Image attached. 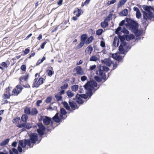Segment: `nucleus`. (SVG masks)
<instances>
[{
	"label": "nucleus",
	"instance_id": "37998d69",
	"mask_svg": "<svg viewBox=\"0 0 154 154\" xmlns=\"http://www.w3.org/2000/svg\"><path fill=\"white\" fill-rule=\"evenodd\" d=\"M103 30L102 29H99L96 31V34L97 35H101L103 32Z\"/></svg>",
	"mask_w": 154,
	"mask_h": 154
},
{
	"label": "nucleus",
	"instance_id": "1a4fd4ad",
	"mask_svg": "<svg viewBox=\"0 0 154 154\" xmlns=\"http://www.w3.org/2000/svg\"><path fill=\"white\" fill-rule=\"evenodd\" d=\"M37 125L38 127L37 130V133L41 136L44 135V132L45 129V127L42 123H37Z\"/></svg>",
	"mask_w": 154,
	"mask_h": 154
},
{
	"label": "nucleus",
	"instance_id": "f257e3e1",
	"mask_svg": "<svg viewBox=\"0 0 154 154\" xmlns=\"http://www.w3.org/2000/svg\"><path fill=\"white\" fill-rule=\"evenodd\" d=\"M142 7L148 13L145 11H143V18L142 19L141 22L143 26H147L148 24L146 22L148 20H150L152 19V20L154 21V14L150 11L152 9V8L150 6L143 5Z\"/></svg>",
	"mask_w": 154,
	"mask_h": 154
},
{
	"label": "nucleus",
	"instance_id": "4be33fe9",
	"mask_svg": "<svg viewBox=\"0 0 154 154\" xmlns=\"http://www.w3.org/2000/svg\"><path fill=\"white\" fill-rule=\"evenodd\" d=\"M87 38V35L86 34H83L81 36V41L82 42L85 43L86 40Z\"/></svg>",
	"mask_w": 154,
	"mask_h": 154
},
{
	"label": "nucleus",
	"instance_id": "bb28decb",
	"mask_svg": "<svg viewBox=\"0 0 154 154\" xmlns=\"http://www.w3.org/2000/svg\"><path fill=\"white\" fill-rule=\"evenodd\" d=\"M20 117L17 116L14 118L12 120L13 123L16 124L18 123L20 121Z\"/></svg>",
	"mask_w": 154,
	"mask_h": 154
},
{
	"label": "nucleus",
	"instance_id": "5fc2aeb1",
	"mask_svg": "<svg viewBox=\"0 0 154 154\" xmlns=\"http://www.w3.org/2000/svg\"><path fill=\"white\" fill-rule=\"evenodd\" d=\"M100 46L103 48L105 47V43L103 41H101L100 44Z\"/></svg>",
	"mask_w": 154,
	"mask_h": 154
},
{
	"label": "nucleus",
	"instance_id": "680f3d73",
	"mask_svg": "<svg viewBox=\"0 0 154 154\" xmlns=\"http://www.w3.org/2000/svg\"><path fill=\"white\" fill-rule=\"evenodd\" d=\"M121 27L120 26H119L116 30V33L117 34L121 30Z\"/></svg>",
	"mask_w": 154,
	"mask_h": 154
},
{
	"label": "nucleus",
	"instance_id": "f8f14e48",
	"mask_svg": "<svg viewBox=\"0 0 154 154\" xmlns=\"http://www.w3.org/2000/svg\"><path fill=\"white\" fill-rule=\"evenodd\" d=\"M75 70L76 73H74L73 75L76 76L77 75H82L85 74L83 70L80 66H77L74 69V71Z\"/></svg>",
	"mask_w": 154,
	"mask_h": 154
},
{
	"label": "nucleus",
	"instance_id": "5701e85b",
	"mask_svg": "<svg viewBox=\"0 0 154 154\" xmlns=\"http://www.w3.org/2000/svg\"><path fill=\"white\" fill-rule=\"evenodd\" d=\"M28 115L25 114L22 115L21 117L22 121L23 122H26L28 119Z\"/></svg>",
	"mask_w": 154,
	"mask_h": 154
},
{
	"label": "nucleus",
	"instance_id": "aec40b11",
	"mask_svg": "<svg viewBox=\"0 0 154 154\" xmlns=\"http://www.w3.org/2000/svg\"><path fill=\"white\" fill-rule=\"evenodd\" d=\"M119 40L116 36L114 37L113 42V45L114 46L117 47L119 46Z\"/></svg>",
	"mask_w": 154,
	"mask_h": 154
},
{
	"label": "nucleus",
	"instance_id": "dca6fc26",
	"mask_svg": "<svg viewBox=\"0 0 154 154\" xmlns=\"http://www.w3.org/2000/svg\"><path fill=\"white\" fill-rule=\"evenodd\" d=\"M69 103L72 109H75L78 108L76 103L72 100H69Z\"/></svg>",
	"mask_w": 154,
	"mask_h": 154
},
{
	"label": "nucleus",
	"instance_id": "7c9ffc66",
	"mask_svg": "<svg viewBox=\"0 0 154 154\" xmlns=\"http://www.w3.org/2000/svg\"><path fill=\"white\" fill-rule=\"evenodd\" d=\"M66 94L68 96L69 98L73 97L74 95V94L69 90H68L66 92Z\"/></svg>",
	"mask_w": 154,
	"mask_h": 154
},
{
	"label": "nucleus",
	"instance_id": "a878e982",
	"mask_svg": "<svg viewBox=\"0 0 154 154\" xmlns=\"http://www.w3.org/2000/svg\"><path fill=\"white\" fill-rule=\"evenodd\" d=\"M9 139L7 138L2 141L0 144V146H4L8 143L9 141Z\"/></svg>",
	"mask_w": 154,
	"mask_h": 154
},
{
	"label": "nucleus",
	"instance_id": "09e8293b",
	"mask_svg": "<svg viewBox=\"0 0 154 154\" xmlns=\"http://www.w3.org/2000/svg\"><path fill=\"white\" fill-rule=\"evenodd\" d=\"M95 80L98 82H100L101 81V78L98 76H95Z\"/></svg>",
	"mask_w": 154,
	"mask_h": 154
},
{
	"label": "nucleus",
	"instance_id": "0e129e2a",
	"mask_svg": "<svg viewBox=\"0 0 154 154\" xmlns=\"http://www.w3.org/2000/svg\"><path fill=\"white\" fill-rule=\"evenodd\" d=\"M126 45V43L125 41L122 42L121 43V45H122V47H125Z\"/></svg>",
	"mask_w": 154,
	"mask_h": 154
},
{
	"label": "nucleus",
	"instance_id": "de8ad7c7",
	"mask_svg": "<svg viewBox=\"0 0 154 154\" xmlns=\"http://www.w3.org/2000/svg\"><path fill=\"white\" fill-rule=\"evenodd\" d=\"M30 51V49H29V47H28L26 48L25 49V50L24 51V54L26 55L28 54Z\"/></svg>",
	"mask_w": 154,
	"mask_h": 154
},
{
	"label": "nucleus",
	"instance_id": "69168bd1",
	"mask_svg": "<svg viewBox=\"0 0 154 154\" xmlns=\"http://www.w3.org/2000/svg\"><path fill=\"white\" fill-rule=\"evenodd\" d=\"M125 22V20H122L119 23V26H122L124 24Z\"/></svg>",
	"mask_w": 154,
	"mask_h": 154
},
{
	"label": "nucleus",
	"instance_id": "4c0bfd02",
	"mask_svg": "<svg viewBox=\"0 0 154 154\" xmlns=\"http://www.w3.org/2000/svg\"><path fill=\"white\" fill-rule=\"evenodd\" d=\"M112 16V14L110 13L108 16L105 18V20L109 21L111 20Z\"/></svg>",
	"mask_w": 154,
	"mask_h": 154
},
{
	"label": "nucleus",
	"instance_id": "49530a36",
	"mask_svg": "<svg viewBox=\"0 0 154 154\" xmlns=\"http://www.w3.org/2000/svg\"><path fill=\"white\" fill-rule=\"evenodd\" d=\"M20 69L22 71H25L26 70V66L25 65H22L20 67Z\"/></svg>",
	"mask_w": 154,
	"mask_h": 154
},
{
	"label": "nucleus",
	"instance_id": "423d86ee",
	"mask_svg": "<svg viewBox=\"0 0 154 154\" xmlns=\"http://www.w3.org/2000/svg\"><path fill=\"white\" fill-rule=\"evenodd\" d=\"M109 70V69L105 66H100L99 68V69L96 72V74L98 75H100L102 79L106 80L105 73L104 71L107 72Z\"/></svg>",
	"mask_w": 154,
	"mask_h": 154
},
{
	"label": "nucleus",
	"instance_id": "4d7b16f0",
	"mask_svg": "<svg viewBox=\"0 0 154 154\" xmlns=\"http://www.w3.org/2000/svg\"><path fill=\"white\" fill-rule=\"evenodd\" d=\"M12 152H14L15 154H18V150L14 148H13L12 149Z\"/></svg>",
	"mask_w": 154,
	"mask_h": 154
},
{
	"label": "nucleus",
	"instance_id": "cd10ccee",
	"mask_svg": "<svg viewBox=\"0 0 154 154\" xmlns=\"http://www.w3.org/2000/svg\"><path fill=\"white\" fill-rule=\"evenodd\" d=\"M79 87L78 85H74L71 86V89L73 91H76L78 90Z\"/></svg>",
	"mask_w": 154,
	"mask_h": 154
},
{
	"label": "nucleus",
	"instance_id": "13d9d810",
	"mask_svg": "<svg viewBox=\"0 0 154 154\" xmlns=\"http://www.w3.org/2000/svg\"><path fill=\"white\" fill-rule=\"evenodd\" d=\"M118 55V54L117 53L115 54H112V57L113 58V59L116 60V59Z\"/></svg>",
	"mask_w": 154,
	"mask_h": 154
},
{
	"label": "nucleus",
	"instance_id": "c756f323",
	"mask_svg": "<svg viewBox=\"0 0 154 154\" xmlns=\"http://www.w3.org/2000/svg\"><path fill=\"white\" fill-rule=\"evenodd\" d=\"M127 1V0H121L118 3V6L120 7L124 5Z\"/></svg>",
	"mask_w": 154,
	"mask_h": 154
},
{
	"label": "nucleus",
	"instance_id": "ddd939ff",
	"mask_svg": "<svg viewBox=\"0 0 154 154\" xmlns=\"http://www.w3.org/2000/svg\"><path fill=\"white\" fill-rule=\"evenodd\" d=\"M19 143L20 145L23 148H25L26 145L29 146L30 148L33 147V146H30L29 141L27 139L25 140L24 142L23 140H20L19 141Z\"/></svg>",
	"mask_w": 154,
	"mask_h": 154
},
{
	"label": "nucleus",
	"instance_id": "a211bd4d",
	"mask_svg": "<svg viewBox=\"0 0 154 154\" xmlns=\"http://www.w3.org/2000/svg\"><path fill=\"white\" fill-rule=\"evenodd\" d=\"M82 10L79 9L78 8H75L73 11V13L75 14L76 12L77 14H75L77 17H79L82 14Z\"/></svg>",
	"mask_w": 154,
	"mask_h": 154
},
{
	"label": "nucleus",
	"instance_id": "2eb2a0df",
	"mask_svg": "<svg viewBox=\"0 0 154 154\" xmlns=\"http://www.w3.org/2000/svg\"><path fill=\"white\" fill-rule=\"evenodd\" d=\"M76 101L79 104H82L84 103V101L82 99V96L79 94H77L76 96Z\"/></svg>",
	"mask_w": 154,
	"mask_h": 154
},
{
	"label": "nucleus",
	"instance_id": "8fccbe9b",
	"mask_svg": "<svg viewBox=\"0 0 154 154\" xmlns=\"http://www.w3.org/2000/svg\"><path fill=\"white\" fill-rule=\"evenodd\" d=\"M0 65L5 68L7 67H8L6 63L5 62H2L1 63Z\"/></svg>",
	"mask_w": 154,
	"mask_h": 154
},
{
	"label": "nucleus",
	"instance_id": "7ed1b4c3",
	"mask_svg": "<svg viewBox=\"0 0 154 154\" xmlns=\"http://www.w3.org/2000/svg\"><path fill=\"white\" fill-rule=\"evenodd\" d=\"M23 88L19 85H17L12 91L11 95L4 94L2 97L3 98L7 99H9L11 96H17L21 92Z\"/></svg>",
	"mask_w": 154,
	"mask_h": 154
},
{
	"label": "nucleus",
	"instance_id": "20e7f679",
	"mask_svg": "<svg viewBox=\"0 0 154 154\" xmlns=\"http://www.w3.org/2000/svg\"><path fill=\"white\" fill-rule=\"evenodd\" d=\"M29 77L28 73L26 74L25 75H22L19 79V85L22 86L25 88H30V86L27 83Z\"/></svg>",
	"mask_w": 154,
	"mask_h": 154
},
{
	"label": "nucleus",
	"instance_id": "f03ea898",
	"mask_svg": "<svg viewBox=\"0 0 154 154\" xmlns=\"http://www.w3.org/2000/svg\"><path fill=\"white\" fill-rule=\"evenodd\" d=\"M97 83L95 81L88 82L84 85L85 89L87 91V94L91 96L92 95V90H94V87H97Z\"/></svg>",
	"mask_w": 154,
	"mask_h": 154
},
{
	"label": "nucleus",
	"instance_id": "79ce46f5",
	"mask_svg": "<svg viewBox=\"0 0 154 154\" xmlns=\"http://www.w3.org/2000/svg\"><path fill=\"white\" fill-rule=\"evenodd\" d=\"M116 0H112L110 1H108L106 3V5L109 6L110 5L114 4L116 2Z\"/></svg>",
	"mask_w": 154,
	"mask_h": 154
},
{
	"label": "nucleus",
	"instance_id": "e2e57ef3",
	"mask_svg": "<svg viewBox=\"0 0 154 154\" xmlns=\"http://www.w3.org/2000/svg\"><path fill=\"white\" fill-rule=\"evenodd\" d=\"M65 93V91L64 90L62 89L61 91H60L58 93L60 95H61L62 94H64Z\"/></svg>",
	"mask_w": 154,
	"mask_h": 154
},
{
	"label": "nucleus",
	"instance_id": "2f4dec72",
	"mask_svg": "<svg viewBox=\"0 0 154 154\" xmlns=\"http://www.w3.org/2000/svg\"><path fill=\"white\" fill-rule=\"evenodd\" d=\"M98 60V58L95 56H92L90 58V61H96Z\"/></svg>",
	"mask_w": 154,
	"mask_h": 154
},
{
	"label": "nucleus",
	"instance_id": "774afa93",
	"mask_svg": "<svg viewBox=\"0 0 154 154\" xmlns=\"http://www.w3.org/2000/svg\"><path fill=\"white\" fill-rule=\"evenodd\" d=\"M17 149L20 152H21L23 150L22 147L19 146H18Z\"/></svg>",
	"mask_w": 154,
	"mask_h": 154
},
{
	"label": "nucleus",
	"instance_id": "9b49d317",
	"mask_svg": "<svg viewBox=\"0 0 154 154\" xmlns=\"http://www.w3.org/2000/svg\"><path fill=\"white\" fill-rule=\"evenodd\" d=\"M38 137L37 134L36 133H33L32 134L29 136V139H28L29 140L30 144L31 146V143L35 144L36 142L38 141Z\"/></svg>",
	"mask_w": 154,
	"mask_h": 154
},
{
	"label": "nucleus",
	"instance_id": "052dcab7",
	"mask_svg": "<svg viewBox=\"0 0 154 154\" xmlns=\"http://www.w3.org/2000/svg\"><path fill=\"white\" fill-rule=\"evenodd\" d=\"M42 102V100H38L37 101L36 103V105L38 106H40V104Z\"/></svg>",
	"mask_w": 154,
	"mask_h": 154
},
{
	"label": "nucleus",
	"instance_id": "3c124183",
	"mask_svg": "<svg viewBox=\"0 0 154 154\" xmlns=\"http://www.w3.org/2000/svg\"><path fill=\"white\" fill-rule=\"evenodd\" d=\"M81 79L82 81L84 82L87 79V77L85 75L81 77Z\"/></svg>",
	"mask_w": 154,
	"mask_h": 154
},
{
	"label": "nucleus",
	"instance_id": "473e14b6",
	"mask_svg": "<svg viewBox=\"0 0 154 154\" xmlns=\"http://www.w3.org/2000/svg\"><path fill=\"white\" fill-rule=\"evenodd\" d=\"M85 44V43L81 41V42L76 46V49H79L81 48L84 46Z\"/></svg>",
	"mask_w": 154,
	"mask_h": 154
},
{
	"label": "nucleus",
	"instance_id": "4468645a",
	"mask_svg": "<svg viewBox=\"0 0 154 154\" xmlns=\"http://www.w3.org/2000/svg\"><path fill=\"white\" fill-rule=\"evenodd\" d=\"M137 23L134 20H131L129 24V26L130 28L133 29H135L137 28Z\"/></svg>",
	"mask_w": 154,
	"mask_h": 154
},
{
	"label": "nucleus",
	"instance_id": "0eeeda50",
	"mask_svg": "<svg viewBox=\"0 0 154 154\" xmlns=\"http://www.w3.org/2000/svg\"><path fill=\"white\" fill-rule=\"evenodd\" d=\"M24 113L27 115L32 116H35L38 113L37 109L35 107L31 109L30 107H25L24 110Z\"/></svg>",
	"mask_w": 154,
	"mask_h": 154
},
{
	"label": "nucleus",
	"instance_id": "c85d7f7f",
	"mask_svg": "<svg viewBox=\"0 0 154 154\" xmlns=\"http://www.w3.org/2000/svg\"><path fill=\"white\" fill-rule=\"evenodd\" d=\"M46 57H45L44 56L41 59H39L37 61L36 63V66H38L39 64L42 63L43 61L45 60Z\"/></svg>",
	"mask_w": 154,
	"mask_h": 154
},
{
	"label": "nucleus",
	"instance_id": "e433bc0d",
	"mask_svg": "<svg viewBox=\"0 0 154 154\" xmlns=\"http://www.w3.org/2000/svg\"><path fill=\"white\" fill-rule=\"evenodd\" d=\"M10 89L9 87L6 88L5 89V92L4 94L9 95H11L10 94Z\"/></svg>",
	"mask_w": 154,
	"mask_h": 154
},
{
	"label": "nucleus",
	"instance_id": "58836bf2",
	"mask_svg": "<svg viewBox=\"0 0 154 154\" xmlns=\"http://www.w3.org/2000/svg\"><path fill=\"white\" fill-rule=\"evenodd\" d=\"M63 106L67 110H69L70 109V106H69L68 103L66 102H64L63 103Z\"/></svg>",
	"mask_w": 154,
	"mask_h": 154
},
{
	"label": "nucleus",
	"instance_id": "603ef678",
	"mask_svg": "<svg viewBox=\"0 0 154 154\" xmlns=\"http://www.w3.org/2000/svg\"><path fill=\"white\" fill-rule=\"evenodd\" d=\"M122 56L121 55H118L116 59V60H117L118 61H120L122 59Z\"/></svg>",
	"mask_w": 154,
	"mask_h": 154
},
{
	"label": "nucleus",
	"instance_id": "b1692460",
	"mask_svg": "<svg viewBox=\"0 0 154 154\" xmlns=\"http://www.w3.org/2000/svg\"><path fill=\"white\" fill-rule=\"evenodd\" d=\"M94 39V38L93 36L92 35H91L90 37L88 38L87 39L85 42V44L87 45L89 44L90 43L92 42Z\"/></svg>",
	"mask_w": 154,
	"mask_h": 154
},
{
	"label": "nucleus",
	"instance_id": "6ab92c4d",
	"mask_svg": "<svg viewBox=\"0 0 154 154\" xmlns=\"http://www.w3.org/2000/svg\"><path fill=\"white\" fill-rule=\"evenodd\" d=\"M93 48L90 45L88 46L86 48L85 52L88 54H90L92 52Z\"/></svg>",
	"mask_w": 154,
	"mask_h": 154
},
{
	"label": "nucleus",
	"instance_id": "39448f33",
	"mask_svg": "<svg viewBox=\"0 0 154 154\" xmlns=\"http://www.w3.org/2000/svg\"><path fill=\"white\" fill-rule=\"evenodd\" d=\"M60 118L58 116V113L57 112L55 115L53 117V119L55 122L59 123L61 121V119H64L66 117L64 118L63 115H65L67 112L66 110L63 108H61L60 109Z\"/></svg>",
	"mask_w": 154,
	"mask_h": 154
},
{
	"label": "nucleus",
	"instance_id": "72a5a7b5",
	"mask_svg": "<svg viewBox=\"0 0 154 154\" xmlns=\"http://www.w3.org/2000/svg\"><path fill=\"white\" fill-rule=\"evenodd\" d=\"M119 48L120 53L122 54H124L125 52V51L122 45H120Z\"/></svg>",
	"mask_w": 154,
	"mask_h": 154
},
{
	"label": "nucleus",
	"instance_id": "6e6d98bb",
	"mask_svg": "<svg viewBox=\"0 0 154 154\" xmlns=\"http://www.w3.org/2000/svg\"><path fill=\"white\" fill-rule=\"evenodd\" d=\"M96 68V66L95 65L90 66L89 67L90 69L91 70H94Z\"/></svg>",
	"mask_w": 154,
	"mask_h": 154
},
{
	"label": "nucleus",
	"instance_id": "864d4df0",
	"mask_svg": "<svg viewBox=\"0 0 154 154\" xmlns=\"http://www.w3.org/2000/svg\"><path fill=\"white\" fill-rule=\"evenodd\" d=\"M122 14L124 16H126L128 14V10L127 9H125L122 12Z\"/></svg>",
	"mask_w": 154,
	"mask_h": 154
},
{
	"label": "nucleus",
	"instance_id": "a19ab883",
	"mask_svg": "<svg viewBox=\"0 0 154 154\" xmlns=\"http://www.w3.org/2000/svg\"><path fill=\"white\" fill-rule=\"evenodd\" d=\"M26 125V122H23L20 124H17L16 126L17 127H18L19 128H22V127H25V125Z\"/></svg>",
	"mask_w": 154,
	"mask_h": 154
},
{
	"label": "nucleus",
	"instance_id": "a18cd8bd",
	"mask_svg": "<svg viewBox=\"0 0 154 154\" xmlns=\"http://www.w3.org/2000/svg\"><path fill=\"white\" fill-rule=\"evenodd\" d=\"M136 16L137 18L138 19H139L141 17V14L140 11L136 12Z\"/></svg>",
	"mask_w": 154,
	"mask_h": 154
},
{
	"label": "nucleus",
	"instance_id": "ea45409f",
	"mask_svg": "<svg viewBox=\"0 0 154 154\" xmlns=\"http://www.w3.org/2000/svg\"><path fill=\"white\" fill-rule=\"evenodd\" d=\"M69 85L67 83H64L63 85L60 86V88L61 89H66L68 88Z\"/></svg>",
	"mask_w": 154,
	"mask_h": 154
},
{
	"label": "nucleus",
	"instance_id": "bf43d9fd",
	"mask_svg": "<svg viewBox=\"0 0 154 154\" xmlns=\"http://www.w3.org/2000/svg\"><path fill=\"white\" fill-rule=\"evenodd\" d=\"M119 38L121 41V42H124L125 40V38L122 36H119Z\"/></svg>",
	"mask_w": 154,
	"mask_h": 154
},
{
	"label": "nucleus",
	"instance_id": "338daca9",
	"mask_svg": "<svg viewBox=\"0 0 154 154\" xmlns=\"http://www.w3.org/2000/svg\"><path fill=\"white\" fill-rule=\"evenodd\" d=\"M133 10L134 11H136V12L140 11V10H139V8L136 7H134L133 8Z\"/></svg>",
	"mask_w": 154,
	"mask_h": 154
},
{
	"label": "nucleus",
	"instance_id": "f704fd0d",
	"mask_svg": "<svg viewBox=\"0 0 154 154\" xmlns=\"http://www.w3.org/2000/svg\"><path fill=\"white\" fill-rule=\"evenodd\" d=\"M32 127V123H27L26 122L25 128L27 129H29L31 128Z\"/></svg>",
	"mask_w": 154,
	"mask_h": 154
},
{
	"label": "nucleus",
	"instance_id": "c03bdc74",
	"mask_svg": "<svg viewBox=\"0 0 154 154\" xmlns=\"http://www.w3.org/2000/svg\"><path fill=\"white\" fill-rule=\"evenodd\" d=\"M47 73L48 76H51L52 75V74H53L54 72H53L51 70H48L47 71Z\"/></svg>",
	"mask_w": 154,
	"mask_h": 154
},
{
	"label": "nucleus",
	"instance_id": "c9c22d12",
	"mask_svg": "<svg viewBox=\"0 0 154 154\" xmlns=\"http://www.w3.org/2000/svg\"><path fill=\"white\" fill-rule=\"evenodd\" d=\"M52 99V96L48 97L45 100V102L46 103H50L51 102Z\"/></svg>",
	"mask_w": 154,
	"mask_h": 154
},
{
	"label": "nucleus",
	"instance_id": "6e6552de",
	"mask_svg": "<svg viewBox=\"0 0 154 154\" xmlns=\"http://www.w3.org/2000/svg\"><path fill=\"white\" fill-rule=\"evenodd\" d=\"M43 123L46 125H48L50 123L51 127L50 128L48 129V130H51L54 129V128L53 127L54 122L51 120V118L46 116H45L43 119Z\"/></svg>",
	"mask_w": 154,
	"mask_h": 154
},
{
	"label": "nucleus",
	"instance_id": "393cba45",
	"mask_svg": "<svg viewBox=\"0 0 154 154\" xmlns=\"http://www.w3.org/2000/svg\"><path fill=\"white\" fill-rule=\"evenodd\" d=\"M54 96L57 101H59L62 100V96L59 94L58 93L56 94H55Z\"/></svg>",
	"mask_w": 154,
	"mask_h": 154
},
{
	"label": "nucleus",
	"instance_id": "412c9836",
	"mask_svg": "<svg viewBox=\"0 0 154 154\" xmlns=\"http://www.w3.org/2000/svg\"><path fill=\"white\" fill-rule=\"evenodd\" d=\"M108 22L109 21H107V20H105V19L104 21L102 22L101 23V26L103 28H106L108 25Z\"/></svg>",
	"mask_w": 154,
	"mask_h": 154
},
{
	"label": "nucleus",
	"instance_id": "9d476101",
	"mask_svg": "<svg viewBox=\"0 0 154 154\" xmlns=\"http://www.w3.org/2000/svg\"><path fill=\"white\" fill-rule=\"evenodd\" d=\"M38 78H35L34 80L32 85V88H38L40 85L43 83V78L42 77L40 78L38 80Z\"/></svg>",
	"mask_w": 154,
	"mask_h": 154
},
{
	"label": "nucleus",
	"instance_id": "f3484780",
	"mask_svg": "<svg viewBox=\"0 0 154 154\" xmlns=\"http://www.w3.org/2000/svg\"><path fill=\"white\" fill-rule=\"evenodd\" d=\"M102 63L104 64L106 66L109 67L110 66L112 62L109 59H105L103 60H102Z\"/></svg>",
	"mask_w": 154,
	"mask_h": 154
}]
</instances>
